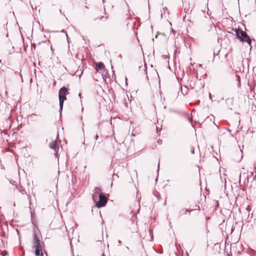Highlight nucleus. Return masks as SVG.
Listing matches in <instances>:
<instances>
[{
    "instance_id": "f8f14e48",
    "label": "nucleus",
    "mask_w": 256,
    "mask_h": 256,
    "mask_svg": "<svg viewBox=\"0 0 256 256\" xmlns=\"http://www.w3.org/2000/svg\"><path fill=\"white\" fill-rule=\"evenodd\" d=\"M118 245L120 246V245H121L122 244V241L120 240H118Z\"/></svg>"
},
{
    "instance_id": "20e7f679",
    "label": "nucleus",
    "mask_w": 256,
    "mask_h": 256,
    "mask_svg": "<svg viewBox=\"0 0 256 256\" xmlns=\"http://www.w3.org/2000/svg\"><path fill=\"white\" fill-rule=\"evenodd\" d=\"M34 247L35 250H42V246L40 244V242L36 234H34Z\"/></svg>"
},
{
    "instance_id": "0eeeda50",
    "label": "nucleus",
    "mask_w": 256,
    "mask_h": 256,
    "mask_svg": "<svg viewBox=\"0 0 256 256\" xmlns=\"http://www.w3.org/2000/svg\"><path fill=\"white\" fill-rule=\"evenodd\" d=\"M96 70H100L104 68V65L102 62H99L96 63Z\"/></svg>"
},
{
    "instance_id": "9d476101",
    "label": "nucleus",
    "mask_w": 256,
    "mask_h": 256,
    "mask_svg": "<svg viewBox=\"0 0 256 256\" xmlns=\"http://www.w3.org/2000/svg\"><path fill=\"white\" fill-rule=\"evenodd\" d=\"M190 152L192 154H194V148L193 146L190 147Z\"/></svg>"
},
{
    "instance_id": "6e6552de",
    "label": "nucleus",
    "mask_w": 256,
    "mask_h": 256,
    "mask_svg": "<svg viewBox=\"0 0 256 256\" xmlns=\"http://www.w3.org/2000/svg\"><path fill=\"white\" fill-rule=\"evenodd\" d=\"M35 254L36 256H43L42 250H35Z\"/></svg>"
},
{
    "instance_id": "2eb2a0df",
    "label": "nucleus",
    "mask_w": 256,
    "mask_h": 256,
    "mask_svg": "<svg viewBox=\"0 0 256 256\" xmlns=\"http://www.w3.org/2000/svg\"><path fill=\"white\" fill-rule=\"evenodd\" d=\"M159 166H160V165H159V163L158 164V170H159Z\"/></svg>"
},
{
    "instance_id": "f3484780",
    "label": "nucleus",
    "mask_w": 256,
    "mask_h": 256,
    "mask_svg": "<svg viewBox=\"0 0 256 256\" xmlns=\"http://www.w3.org/2000/svg\"><path fill=\"white\" fill-rule=\"evenodd\" d=\"M246 210H249L248 207H247Z\"/></svg>"
},
{
    "instance_id": "dca6fc26",
    "label": "nucleus",
    "mask_w": 256,
    "mask_h": 256,
    "mask_svg": "<svg viewBox=\"0 0 256 256\" xmlns=\"http://www.w3.org/2000/svg\"><path fill=\"white\" fill-rule=\"evenodd\" d=\"M79 96L80 98V96H81V94H79Z\"/></svg>"
},
{
    "instance_id": "423d86ee",
    "label": "nucleus",
    "mask_w": 256,
    "mask_h": 256,
    "mask_svg": "<svg viewBox=\"0 0 256 256\" xmlns=\"http://www.w3.org/2000/svg\"><path fill=\"white\" fill-rule=\"evenodd\" d=\"M50 148L54 150L55 152L57 151L59 148L58 145L55 142H53L50 144Z\"/></svg>"
},
{
    "instance_id": "39448f33",
    "label": "nucleus",
    "mask_w": 256,
    "mask_h": 256,
    "mask_svg": "<svg viewBox=\"0 0 256 256\" xmlns=\"http://www.w3.org/2000/svg\"><path fill=\"white\" fill-rule=\"evenodd\" d=\"M100 192V189L98 188H95L94 192L92 195V199L95 202H96L98 197L99 198V194Z\"/></svg>"
},
{
    "instance_id": "f257e3e1",
    "label": "nucleus",
    "mask_w": 256,
    "mask_h": 256,
    "mask_svg": "<svg viewBox=\"0 0 256 256\" xmlns=\"http://www.w3.org/2000/svg\"><path fill=\"white\" fill-rule=\"evenodd\" d=\"M68 88L64 86L60 88L58 92V98L60 102V112L62 110L64 102L66 100V95L68 94Z\"/></svg>"
},
{
    "instance_id": "9b49d317",
    "label": "nucleus",
    "mask_w": 256,
    "mask_h": 256,
    "mask_svg": "<svg viewBox=\"0 0 256 256\" xmlns=\"http://www.w3.org/2000/svg\"><path fill=\"white\" fill-rule=\"evenodd\" d=\"M8 254V252H6V251H4V252H2V255L3 256H5V255H6V254Z\"/></svg>"
},
{
    "instance_id": "ddd939ff",
    "label": "nucleus",
    "mask_w": 256,
    "mask_h": 256,
    "mask_svg": "<svg viewBox=\"0 0 256 256\" xmlns=\"http://www.w3.org/2000/svg\"><path fill=\"white\" fill-rule=\"evenodd\" d=\"M98 135H96L95 137V140H97L98 139Z\"/></svg>"
},
{
    "instance_id": "7ed1b4c3",
    "label": "nucleus",
    "mask_w": 256,
    "mask_h": 256,
    "mask_svg": "<svg viewBox=\"0 0 256 256\" xmlns=\"http://www.w3.org/2000/svg\"><path fill=\"white\" fill-rule=\"evenodd\" d=\"M99 200L96 202V206L98 208H102L108 202V199L106 197L104 196V194L102 192H100L99 194Z\"/></svg>"
},
{
    "instance_id": "1a4fd4ad",
    "label": "nucleus",
    "mask_w": 256,
    "mask_h": 256,
    "mask_svg": "<svg viewBox=\"0 0 256 256\" xmlns=\"http://www.w3.org/2000/svg\"><path fill=\"white\" fill-rule=\"evenodd\" d=\"M107 18H108L107 16H102L100 17V20H101L102 21H106L107 20Z\"/></svg>"
},
{
    "instance_id": "f03ea898",
    "label": "nucleus",
    "mask_w": 256,
    "mask_h": 256,
    "mask_svg": "<svg viewBox=\"0 0 256 256\" xmlns=\"http://www.w3.org/2000/svg\"><path fill=\"white\" fill-rule=\"evenodd\" d=\"M233 30H234L236 32V38L240 39V41L246 42H247L248 44H250L252 40L250 36L245 32L243 31L240 28L233 29Z\"/></svg>"
},
{
    "instance_id": "4468645a",
    "label": "nucleus",
    "mask_w": 256,
    "mask_h": 256,
    "mask_svg": "<svg viewBox=\"0 0 256 256\" xmlns=\"http://www.w3.org/2000/svg\"><path fill=\"white\" fill-rule=\"evenodd\" d=\"M158 143H160V142H161V140H158Z\"/></svg>"
},
{
    "instance_id": "a211bd4d",
    "label": "nucleus",
    "mask_w": 256,
    "mask_h": 256,
    "mask_svg": "<svg viewBox=\"0 0 256 256\" xmlns=\"http://www.w3.org/2000/svg\"><path fill=\"white\" fill-rule=\"evenodd\" d=\"M210 97H211V94H210ZM210 99H212V98H210Z\"/></svg>"
}]
</instances>
